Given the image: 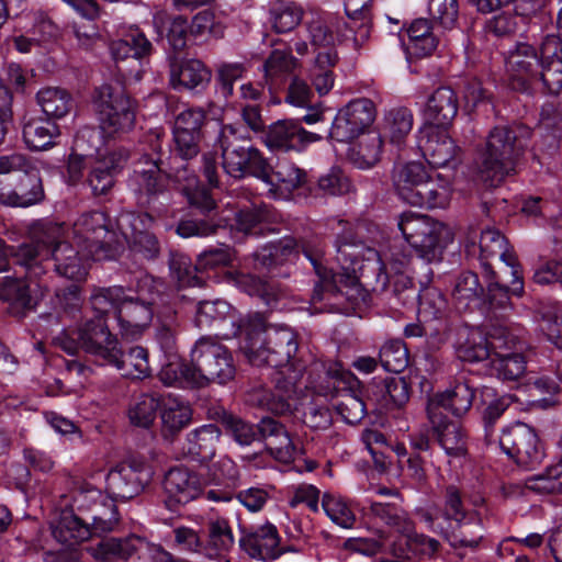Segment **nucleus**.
Instances as JSON below:
<instances>
[{"label":"nucleus","instance_id":"052dcab7","mask_svg":"<svg viewBox=\"0 0 562 562\" xmlns=\"http://www.w3.org/2000/svg\"><path fill=\"white\" fill-rule=\"evenodd\" d=\"M435 26L431 20L424 18L416 19L411 23L407 34L412 55L423 58L435 52L438 45V40L432 33Z\"/></svg>","mask_w":562,"mask_h":562},{"label":"nucleus","instance_id":"b1692460","mask_svg":"<svg viewBox=\"0 0 562 562\" xmlns=\"http://www.w3.org/2000/svg\"><path fill=\"white\" fill-rule=\"evenodd\" d=\"M376 116L375 104L368 98L351 100L334 117L327 137L338 143H351L366 132L371 131Z\"/></svg>","mask_w":562,"mask_h":562},{"label":"nucleus","instance_id":"bb28decb","mask_svg":"<svg viewBox=\"0 0 562 562\" xmlns=\"http://www.w3.org/2000/svg\"><path fill=\"white\" fill-rule=\"evenodd\" d=\"M418 148L431 170L439 168L452 172L460 164V148L448 134V128L424 127L418 137Z\"/></svg>","mask_w":562,"mask_h":562},{"label":"nucleus","instance_id":"c03bdc74","mask_svg":"<svg viewBox=\"0 0 562 562\" xmlns=\"http://www.w3.org/2000/svg\"><path fill=\"white\" fill-rule=\"evenodd\" d=\"M457 89L469 115L481 113L487 116L494 112V94L479 77L470 75L461 77L457 82Z\"/></svg>","mask_w":562,"mask_h":562},{"label":"nucleus","instance_id":"6ab92c4d","mask_svg":"<svg viewBox=\"0 0 562 562\" xmlns=\"http://www.w3.org/2000/svg\"><path fill=\"white\" fill-rule=\"evenodd\" d=\"M397 227L416 255L427 262L440 261L450 234L447 226L428 215L403 212Z\"/></svg>","mask_w":562,"mask_h":562},{"label":"nucleus","instance_id":"bf43d9fd","mask_svg":"<svg viewBox=\"0 0 562 562\" xmlns=\"http://www.w3.org/2000/svg\"><path fill=\"white\" fill-rule=\"evenodd\" d=\"M115 502L117 499L113 498L112 495H103V499L92 506L87 515H85L95 537L111 532L119 522L120 517Z\"/></svg>","mask_w":562,"mask_h":562},{"label":"nucleus","instance_id":"9d476101","mask_svg":"<svg viewBox=\"0 0 562 562\" xmlns=\"http://www.w3.org/2000/svg\"><path fill=\"white\" fill-rule=\"evenodd\" d=\"M505 68L508 86L516 92L531 95L538 83H541L548 93L561 92V37L547 34L539 48L526 42H516L505 54Z\"/></svg>","mask_w":562,"mask_h":562},{"label":"nucleus","instance_id":"5701e85b","mask_svg":"<svg viewBox=\"0 0 562 562\" xmlns=\"http://www.w3.org/2000/svg\"><path fill=\"white\" fill-rule=\"evenodd\" d=\"M154 469L143 457L132 456L115 465L106 476V491L126 502L139 495L153 480Z\"/></svg>","mask_w":562,"mask_h":562},{"label":"nucleus","instance_id":"774afa93","mask_svg":"<svg viewBox=\"0 0 562 562\" xmlns=\"http://www.w3.org/2000/svg\"><path fill=\"white\" fill-rule=\"evenodd\" d=\"M166 41L168 46L165 48L167 60L172 56H182L184 49L193 43L189 19L183 15L175 16L167 26Z\"/></svg>","mask_w":562,"mask_h":562},{"label":"nucleus","instance_id":"c9c22d12","mask_svg":"<svg viewBox=\"0 0 562 562\" xmlns=\"http://www.w3.org/2000/svg\"><path fill=\"white\" fill-rule=\"evenodd\" d=\"M475 397V389L467 381L456 383L443 392H437L428 398L427 415H447L452 413L456 417H462L472 407Z\"/></svg>","mask_w":562,"mask_h":562},{"label":"nucleus","instance_id":"de8ad7c7","mask_svg":"<svg viewBox=\"0 0 562 562\" xmlns=\"http://www.w3.org/2000/svg\"><path fill=\"white\" fill-rule=\"evenodd\" d=\"M413 113L408 108L398 106L385 112L383 122L376 131L384 142H389L401 151L413 128Z\"/></svg>","mask_w":562,"mask_h":562},{"label":"nucleus","instance_id":"f704fd0d","mask_svg":"<svg viewBox=\"0 0 562 562\" xmlns=\"http://www.w3.org/2000/svg\"><path fill=\"white\" fill-rule=\"evenodd\" d=\"M239 530V548L250 559L271 562L282 555V551L278 549L281 538L273 524L267 522L250 531L240 526Z\"/></svg>","mask_w":562,"mask_h":562},{"label":"nucleus","instance_id":"473e14b6","mask_svg":"<svg viewBox=\"0 0 562 562\" xmlns=\"http://www.w3.org/2000/svg\"><path fill=\"white\" fill-rule=\"evenodd\" d=\"M411 392V382L405 376L374 378L366 387V395L378 414L404 407Z\"/></svg>","mask_w":562,"mask_h":562},{"label":"nucleus","instance_id":"7c9ffc66","mask_svg":"<svg viewBox=\"0 0 562 562\" xmlns=\"http://www.w3.org/2000/svg\"><path fill=\"white\" fill-rule=\"evenodd\" d=\"M235 308L225 300L216 299L211 301H200L196 305L194 323L200 329H215V336L222 335L225 338L229 336L237 337L241 344V335L235 333L241 322L246 318H235Z\"/></svg>","mask_w":562,"mask_h":562},{"label":"nucleus","instance_id":"58836bf2","mask_svg":"<svg viewBox=\"0 0 562 562\" xmlns=\"http://www.w3.org/2000/svg\"><path fill=\"white\" fill-rule=\"evenodd\" d=\"M452 172L436 173V177L428 179L426 184H420L416 191H405L408 200L406 203L428 210L446 209L452 194Z\"/></svg>","mask_w":562,"mask_h":562},{"label":"nucleus","instance_id":"a19ab883","mask_svg":"<svg viewBox=\"0 0 562 562\" xmlns=\"http://www.w3.org/2000/svg\"><path fill=\"white\" fill-rule=\"evenodd\" d=\"M160 432L165 440L173 441L193 419L189 403L171 395H162L159 409Z\"/></svg>","mask_w":562,"mask_h":562},{"label":"nucleus","instance_id":"79ce46f5","mask_svg":"<svg viewBox=\"0 0 562 562\" xmlns=\"http://www.w3.org/2000/svg\"><path fill=\"white\" fill-rule=\"evenodd\" d=\"M221 436L222 429L215 422L204 424L188 434L183 452L191 461L207 463L216 453Z\"/></svg>","mask_w":562,"mask_h":562},{"label":"nucleus","instance_id":"9b49d317","mask_svg":"<svg viewBox=\"0 0 562 562\" xmlns=\"http://www.w3.org/2000/svg\"><path fill=\"white\" fill-rule=\"evenodd\" d=\"M148 149L142 154L128 186L134 192L137 205L142 212L162 216L170 203L169 180L167 168L170 167L164 157L162 139L159 134L147 136Z\"/></svg>","mask_w":562,"mask_h":562},{"label":"nucleus","instance_id":"393cba45","mask_svg":"<svg viewBox=\"0 0 562 562\" xmlns=\"http://www.w3.org/2000/svg\"><path fill=\"white\" fill-rule=\"evenodd\" d=\"M132 158L130 144L114 145L95 157L88 171L86 183L94 196L106 195Z\"/></svg>","mask_w":562,"mask_h":562},{"label":"nucleus","instance_id":"13d9d810","mask_svg":"<svg viewBox=\"0 0 562 562\" xmlns=\"http://www.w3.org/2000/svg\"><path fill=\"white\" fill-rule=\"evenodd\" d=\"M36 100L45 119L53 120V122L64 119L74 106L71 94L67 90L56 87L41 89L36 94Z\"/></svg>","mask_w":562,"mask_h":562},{"label":"nucleus","instance_id":"412c9836","mask_svg":"<svg viewBox=\"0 0 562 562\" xmlns=\"http://www.w3.org/2000/svg\"><path fill=\"white\" fill-rule=\"evenodd\" d=\"M324 120L322 110H313L297 119L278 120L268 126L265 143L273 151L303 153L311 144L323 140L324 135L306 131L302 123L313 125Z\"/></svg>","mask_w":562,"mask_h":562},{"label":"nucleus","instance_id":"37998d69","mask_svg":"<svg viewBox=\"0 0 562 562\" xmlns=\"http://www.w3.org/2000/svg\"><path fill=\"white\" fill-rule=\"evenodd\" d=\"M207 418L215 422L222 429V435L232 438L239 446H249L256 441V424L227 411L221 405L207 408Z\"/></svg>","mask_w":562,"mask_h":562},{"label":"nucleus","instance_id":"c756f323","mask_svg":"<svg viewBox=\"0 0 562 562\" xmlns=\"http://www.w3.org/2000/svg\"><path fill=\"white\" fill-rule=\"evenodd\" d=\"M110 55L120 71L122 64L130 63V72L137 75L143 67L149 64V58L155 53L153 43L138 27L131 29L122 38L114 40L109 45Z\"/></svg>","mask_w":562,"mask_h":562},{"label":"nucleus","instance_id":"e433bc0d","mask_svg":"<svg viewBox=\"0 0 562 562\" xmlns=\"http://www.w3.org/2000/svg\"><path fill=\"white\" fill-rule=\"evenodd\" d=\"M459 110V98L449 86L438 87L427 99L423 115L425 127L449 128Z\"/></svg>","mask_w":562,"mask_h":562},{"label":"nucleus","instance_id":"09e8293b","mask_svg":"<svg viewBox=\"0 0 562 562\" xmlns=\"http://www.w3.org/2000/svg\"><path fill=\"white\" fill-rule=\"evenodd\" d=\"M384 143L375 130L366 132L358 137V142L350 143L347 159L358 169H370L379 162Z\"/></svg>","mask_w":562,"mask_h":562},{"label":"nucleus","instance_id":"338daca9","mask_svg":"<svg viewBox=\"0 0 562 562\" xmlns=\"http://www.w3.org/2000/svg\"><path fill=\"white\" fill-rule=\"evenodd\" d=\"M525 486L538 495L562 494V460L548 465L541 473L527 477Z\"/></svg>","mask_w":562,"mask_h":562},{"label":"nucleus","instance_id":"864d4df0","mask_svg":"<svg viewBox=\"0 0 562 562\" xmlns=\"http://www.w3.org/2000/svg\"><path fill=\"white\" fill-rule=\"evenodd\" d=\"M412 452L406 459V469L408 475L422 481L426 477L425 464L432 463L434 439L430 430L428 434H413L409 436Z\"/></svg>","mask_w":562,"mask_h":562},{"label":"nucleus","instance_id":"3c124183","mask_svg":"<svg viewBox=\"0 0 562 562\" xmlns=\"http://www.w3.org/2000/svg\"><path fill=\"white\" fill-rule=\"evenodd\" d=\"M22 135L30 150L42 151L55 146L56 138L60 136V127L53 120L32 117L24 123Z\"/></svg>","mask_w":562,"mask_h":562},{"label":"nucleus","instance_id":"ea45409f","mask_svg":"<svg viewBox=\"0 0 562 562\" xmlns=\"http://www.w3.org/2000/svg\"><path fill=\"white\" fill-rule=\"evenodd\" d=\"M0 301L7 304V313L15 318H24L35 308L36 302L24 278L5 276L0 278Z\"/></svg>","mask_w":562,"mask_h":562},{"label":"nucleus","instance_id":"20e7f679","mask_svg":"<svg viewBox=\"0 0 562 562\" xmlns=\"http://www.w3.org/2000/svg\"><path fill=\"white\" fill-rule=\"evenodd\" d=\"M299 257V243L292 236L269 241L254 254V268L257 273H241L229 270L234 251L226 245L211 246L198 256V267L207 280L233 281L235 285L250 297L257 300L266 312L284 311L289 305V294L277 279L292 274Z\"/></svg>","mask_w":562,"mask_h":562},{"label":"nucleus","instance_id":"6e6552de","mask_svg":"<svg viewBox=\"0 0 562 562\" xmlns=\"http://www.w3.org/2000/svg\"><path fill=\"white\" fill-rule=\"evenodd\" d=\"M55 344L69 356L82 351L95 364L111 367L128 380L142 381L153 375L148 349L138 345L123 348L117 336L100 318L64 329Z\"/></svg>","mask_w":562,"mask_h":562},{"label":"nucleus","instance_id":"a18cd8bd","mask_svg":"<svg viewBox=\"0 0 562 562\" xmlns=\"http://www.w3.org/2000/svg\"><path fill=\"white\" fill-rule=\"evenodd\" d=\"M140 543V537L135 535L122 538L101 536V539L90 548V553L99 562L126 561L137 552Z\"/></svg>","mask_w":562,"mask_h":562},{"label":"nucleus","instance_id":"2f4dec72","mask_svg":"<svg viewBox=\"0 0 562 562\" xmlns=\"http://www.w3.org/2000/svg\"><path fill=\"white\" fill-rule=\"evenodd\" d=\"M256 441L263 442L266 451L278 462L291 463L297 454L294 443L285 425L278 418L263 416L256 424Z\"/></svg>","mask_w":562,"mask_h":562},{"label":"nucleus","instance_id":"f8f14e48","mask_svg":"<svg viewBox=\"0 0 562 562\" xmlns=\"http://www.w3.org/2000/svg\"><path fill=\"white\" fill-rule=\"evenodd\" d=\"M419 516L430 531L443 537L454 549L475 550L483 540L482 515L476 509L465 508L461 492L454 485L447 486L442 509L435 514L423 510Z\"/></svg>","mask_w":562,"mask_h":562},{"label":"nucleus","instance_id":"8fccbe9b","mask_svg":"<svg viewBox=\"0 0 562 562\" xmlns=\"http://www.w3.org/2000/svg\"><path fill=\"white\" fill-rule=\"evenodd\" d=\"M483 409L481 419L484 429V439L487 445L496 443L498 436L495 426L502 416L513 404L510 395H496L493 389H486L482 393Z\"/></svg>","mask_w":562,"mask_h":562},{"label":"nucleus","instance_id":"e2e57ef3","mask_svg":"<svg viewBox=\"0 0 562 562\" xmlns=\"http://www.w3.org/2000/svg\"><path fill=\"white\" fill-rule=\"evenodd\" d=\"M488 366L492 376L504 382H513L524 375L527 361L522 353H501L497 349Z\"/></svg>","mask_w":562,"mask_h":562},{"label":"nucleus","instance_id":"49530a36","mask_svg":"<svg viewBox=\"0 0 562 562\" xmlns=\"http://www.w3.org/2000/svg\"><path fill=\"white\" fill-rule=\"evenodd\" d=\"M204 555L216 559L228 553L235 544V537L228 519H210L203 529Z\"/></svg>","mask_w":562,"mask_h":562},{"label":"nucleus","instance_id":"0e129e2a","mask_svg":"<svg viewBox=\"0 0 562 562\" xmlns=\"http://www.w3.org/2000/svg\"><path fill=\"white\" fill-rule=\"evenodd\" d=\"M272 215L271 209L265 204L245 206L235 214V224L245 235L258 236L262 234Z\"/></svg>","mask_w":562,"mask_h":562},{"label":"nucleus","instance_id":"4468645a","mask_svg":"<svg viewBox=\"0 0 562 562\" xmlns=\"http://www.w3.org/2000/svg\"><path fill=\"white\" fill-rule=\"evenodd\" d=\"M44 199L41 170L29 157L16 153L0 156V204L26 209Z\"/></svg>","mask_w":562,"mask_h":562},{"label":"nucleus","instance_id":"f257e3e1","mask_svg":"<svg viewBox=\"0 0 562 562\" xmlns=\"http://www.w3.org/2000/svg\"><path fill=\"white\" fill-rule=\"evenodd\" d=\"M336 234L334 247L337 255L349 259L351 268L345 266H328L325 261L324 246L321 240H303L299 245L303 256L311 262L316 280L310 299L313 313H335L350 315L366 303L369 290L380 294L394 304L395 300L409 302L415 297L411 284L409 257L392 254L384 261L378 251L360 262L353 249L358 248V237L348 222Z\"/></svg>","mask_w":562,"mask_h":562},{"label":"nucleus","instance_id":"dca6fc26","mask_svg":"<svg viewBox=\"0 0 562 562\" xmlns=\"http://www.w3.org/2000/svg\"><path fill=\"white\" fill-rule=\"evenodd\" d=\"M224 468L227 469L225 487H211L207 490L203 488L200 476L195 472L183 467L169 469L162 481L166 507L171 512H177L180 506L198 498L201 494H204L207 501L215 503L232 501L234 493L229 486L235 485L238 479V470L231 460L221 464V469Z\"/></svg>","mask_w":562,"mask_h":562},{"label":"nucleus","instance_id":"69168bd1","mask_svg":"<svg viewBox=\"0 0 562 562\" xmlns=\"http://www.w3.org/2000/svg\"><path fill=\"white\" fill-rule=\"evenodd\" d=\"M304 11L294 2L277 1L269 10V21L276 33L292 32L302 21Z\"/></svg>","mask_w":562,"mask_h":562},{"label":"nucleus","instance_id":"c85d7f7f","mask_svg":"<svg viewBox=\"0 0 562 562\" xmlns=\"http://www.w3.org/2000/svg\"><path fill=\"white\" fill-rule=\"evenodd\" d=\"M169 86L177 92L202 94L211 85V69L198 58L172 56L169 58Z\"/></svg>","mask_w":562,"mask_h":562},{"label":"nucleus","instance_id":"680f3d73","mask_svg":"<svg viewBox=\"0 0 562 562\" xmlns=\"http://www.w3.org/2000/svg\"><path fill=\"white\" fill-rule=\"evenodd\" d=\"M162 395L164 394L158 393L140 394L135 402L130 405L127 411L131 425L144 429L150 428L157 415H159Z\"/></svg>","mask_w":562,"mask_h":562},{"label":"nucleus","instance_id":"1a4fd4ad","mask_svg":"<svg viewBox=\"0 0 562 562\" xmlns=\"http://www.w3.org/2000/svg\"><path fill=\"white\" fill-rule=\"evenodd\" d=\"M233 351L212 336H201L190 350V359L172 357L162 363L158 378L166 386L198 390L212 383L226 385L236 375Z\"/></svg>","mask_w":562,"mask_h":562},{"label":"nucleus","instance_id":"5fc2aeb1","mask_svg":"<svg viewBox=\"0 0 562 562\" xmlns=\"http://www.w3.org/2000/svg\"><path fill=\"white\" fill-rule=\"evenodd\" d=\"M224 125L218 120L209 119L207 112L203 108L190 106L177 114L172 132L192 134V136L204 138L209 126H212L220 133L221 127Z\"/></svg>","mask_w":562,"mask_h":562},{"label":"nucleus","instance_id":"aec40b11","mask_svg":"<svg viewBox=\"0 0 562 562\" xmlns=\"http://www.w3.org/2000/svg\"><path fill=\"white\" fill-rule=\"evenodd\" d=\"M148 212H128L121 214L116 220L121 240L127 245L128 256L132 257L139 274L146 262L155 261L161 252V244L151 232L157 218Z\"/></svg>","mask_w":562,"mask_h":562},{"label":"nucleus","instance_id":"7ed1b4c3","mask_svg":"<svg viewBox=\"0 0 562 562\" xmlns=\"http://www.w3.org/2000/svg\"><path fill=\"white\" fill-rule=\"evenodd\" d=\"M235 333L241 335L240 349L249 363L271 370L276 391L255 394L258 406L274 415L292 412L290 400L306 369L299 356V335L285 325H271L262 313L248 314Z\"/></svg>","mask_w":562,"mask_h":562},{"label":"nucleus","instance_id":"423d86ee","mask_svg":"<svg viewBox=\"0 0 562 562\" xmlns=\"http://www.w3.org/2000/svg\"><path fill=\"white\" fill-rule=\"evenodd\" d=\"M11 266L20 267L29 278H40L49 271L68 280L79 281L88 269L71 244L63 240V226L38 221L29 231V238L18 245H9L0 238V273Z\"/></svg>","mask_w":562,"mask_h":562},{"label":"nucleus","instance_id":"4d7b16f0","mask_svg":"<svg viewBox=\"0 0 562 562\" xmlns=\"http://www.w3.org/2000/svg\"><path fill=\"white\" fill-rule=\"evenodd\" d=\"M170 276L179 288H202L206 284V276L203 274L198 261L181 252H171L169 258Z\"/></svg>","mask_w":562,"mask_h":562},{"label":"nucleus","instance_id":"39448f33","mask_svg":"<svg viewBox=\"0 0 562 562\" xmlns=\"http://www.w3.org/2000/svg\"><path fill=\"white\" fill-rule=\"evenodd\" d=\"M531 130L524 124H499L492 127L485 142L477 148L475 182L480 193L482 215L492 221L507 212L508 201L501 195V184L517 172L518 164L528 147Z\"/></svg>","mask_w":562,"mask_h":562},{"label":"nucleus","instance_id":"cd10ccee","mask_svg":"<svg viewBox=\"0 0 562 562\" xmlns=\"http://www.w3.org/2000/svg\"><path fill=\"white\" fill-rule=\"evenodd\" d=\"M416 294L409 302L395 300L394 304L400 306H414L418 304V315L425 323H435L432 334H436L440 340H447L448 322V301L437 288H418L411 276V284Z\"/></svg>","mask_w":562,"mask_h":562},{"label":"nucleus","instance_id":"ddd939ff","mask_svg":"<svg viewBox=\"0 0 562 562\" xmlns=\"http://www.w3.org/2000/svg\"><path fill=\"white\" fill-rule=\"evenodd\" d=\"M246 133V128L239 124L221 127L215 139L221 153V167L234 180L256 178L261 181L267 178L268 158Z\"/></svg>","mask_w":562,"mask_h":562},{"label":"nucleus","instance_id":"72a5a7b5","mask_svg":"<svg viewBox=\"0 0 562 562\" xmlns=\"http://www.w3.org/2000/svg\"><path fill=\"white\" fill-rule=\"evenodd\" d=\"M430 424V435L434 441L445 451L451 460L461 463L469 456L468 435L462 426L448 415H427Z\"/></svg>","mask_w":562,"mask_h":562},{"label":"nucleus","instance_id":"a211bd4d","mask_svg":"<svg viewBox=\"0 0 562 562\" xmlns=\"http://www.w3.org/2000/svg\"><path fill=\"white\" fill-rule=\"evenodd\" d=\"M93 106L105 137L125 144L136 125V102L123 89L103 85L95 89Z\"/></svg>","mask_w":562,"mask_h":562},{"label":"nucleus","instance_id":"4be33fe9","mask_svg":"<svg viewBox=\"0 0 562 562\" xmlns=\"http://www.w3.org/2000/svg\"><path fill=\"white\" fill-rule=\"evenodd\" d=\"M496 443L509 459L526 470L540 465L547 456L538 431L522 422L504 426Z\"/></svg>","mask_w":562,"mask_h":562},{"label":"nucleus","instance_id":"a878e982","mask_svg":"<svg viewBox=\"0 0 562 562\" xmlns=\"http://www.w3.org/2000/svg\"><path fill=\"white\" fill-rule=\"evenodd\" d=\"M497 322L493 331H485L482 328L470 329L467 337L457 347V357L467 363L490 364L496 350L512 341L509 331L503 324L504 321Z\"/></svg>","mask_w":562,"mask_h":562},{"label":"nucleus","instance_id":"603ef678","mask_svg":"<svg viewBox=\"0 0 562 562\" xmlns=\"http://www.w3.org/2000/svg\"><path fill=\"white\" fill-rule=\"evenodd\" d=\"M307 175L289 160L279 159L276 166L268 161L267 178L261 181L271 187V190L286 191L289 193L306 183Z\"/></svg>","mask_w":562,"mask_h":562},{"label":"nucleus","instance_id":"f3484780","mask_svg":"<svg viewBox=\"0 0 562 562\" xmlns=\"http://www.w3.org/2000/svg\"><path fill=\"white\" fill-rule=\"evenodd\" d=\"M72 229L77 246L92 261L116 260L124 252V244L103 211L82 213Z\"/></svg>","mask_w":562,"mask_h":562},{"label":"nucleus","instance_id":"4c0bfd02","mask_svg":"<svg viewBox=\"0 0 562 562\" xmlns=\"http://www.w3.org/2000/svg\"><path fill=\"white\" fill-rule=\"evenodd\" d=\"M53 538L66 549H74L94 537L88 519L65 506L50 522Z\"/></svg>","mask_w":562,"mask_h":562},{"label":"nucleus","instance_id":"f03ea898","mask_svg":"<svg viewBox=\"0 0 562 562\" xmlns=\"http://www.w3.org/2000/svg\"><path fill=\"white\" fill-rule=\"evenodd\" d=\"M505 236L496 229L481 233L479 245H465V255L479 252L483 282L476 272L461 271L454 279L451 296L459 313L480 312L485 318L505 321L514 311L513 297H521L524 277L517 258L504 250Z\"/></svg>","mask_w":562,"mask_h":562},{"label":"nucleus","instance_id":"0eeeda50","mask_svg":"<svg viewBox=\"0 0 562 562\" xmlns=\"http://www.w3.org/2000/svg\"><path fill=\"white\" fill-rule=\"evenodd\" d=\"M162 288L159 279L143 271L134 276L127 289L122 285L99 288L90 297L91 312L83 321L100 318L109 325L112 313L122 338L137 340L159 314L160 306L168 302L169 295Z\"/></svg>","mask_w":562,"mask_h":562},{"label":"nucleus","instance_id":"2eb2a0df","mask_svg":"<svg viewBox=\"0 0 562 562\" xmlns=\"http://www.w3.org/2000/svg\"><path fill=\"white\" fill-rule=\"evenodd\" d=\"M181 193L196 212L186 214L178 221L175 228L178 236L202 238L232 227L231 218L224 215L210 189L199 179L189 180L182 186Z\"/></svg>","mask_w":562,"mask_h":562},{"label":"nucleus","instance_id":"6e6d98bb","mask_svg":"<svg viewBox=\"0 0 562 562\" xmlns=\"http://www.w3.org/2000/svg\"><path fill=\"white\" fill-rule=\"evenodd\" d=\"M310 44L317 50L315 63L318 65H336L338 54L335 48L333 31L321 21H313L307 25Z\"/></svg>","mask_w":562,"mask_h":562}]
</instances>
